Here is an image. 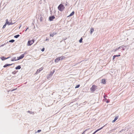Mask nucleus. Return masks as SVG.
<instances>
[{
    "instance_id": "f257e3e1",
    "label": "nucleus",
    "mask_w": 134,
    "mask_h": 134,
    "mask_svg": "<svg viewBox=\"0 0 134 134\" xmlns=\"http://www.w3.org/2000/svg\"><path fill=\"white\" fill-rule=\"evenodd\" d=\"M58 9L59 11L62 12L64 10L65 7L63 4H61L58 7Z\"/></svg>"
},
{
    "instance_id": "f03ea898",
    "label": "nucleus",
    "mask_w": 134,
    "mask_h": 134,
    "mask_svg": "<svg viewBox=\"0 0 134 134\" xmlns=\"http://www.w3.org/2000/svg\"><path fill=\"white\" fill-rule=\"evenodd\" d=\"M96 87L97 86L95 85H93L92 87L90 88L91 91L92 92H93L96 90Z\"/></svg>"
},
{
    "instance_id": "7ed1b4c3",
    "label": "nucleus",
    "mask_w": 134,
    "mask_h": 134,
    "mask_svg": "<svg viewBox=\"0 0 134 134\" xmlns=\"http://www.w3.org/2000/svg\"><path fill=\"white\" fill-rule=\"evenodd\" d=\"M34 40H32L30 41H29L27 43V44L28 46H30L32 45L34 42Z\"/></svg>"
},
{
    "instance_id": "20e7f679",
    "label": "nucleus",
    "mask_w": 134,
    "mask_h": 134,
    "mask_svg": "<svg viewBox=\"0 0 134 134\" xmlns=\"http://www.w3.org/2000/svg\"><path fill=\"white\" fill-rule=\"evenodd\" d=\"M24 54H23L21 55L20 56L17 57V59L16 60H18L20 59H22L24 57Z\"/></svg>"
},
{
    "instance_id": "39448f33",
    "label": "nucleus",
    "mask_w": 134,
    "mask_h": 134,
    "mask_svg": "<svg viewBox=\"0 0 134 134\" xmlns=\"http://www.w3.org/2000/svg\"><path fill=\"white\" fill-rule=\"evenodd\" d=\"M43 69V68L42 67L41 68H40L39 69H38L36 71V73H39L40 71H41Z\"/></svg>"
},
{
    "instance_id": "423d86ee",
    "label": "nucleus",
    "mask_w": 134,
    "mask_h": 134,
    "mask_svg": "<svg viewBox=\"0 0 134 134\" xmlns=\"http://www.w3.org/2000/svg\"><path fill=\"white\" fill-rule=\"evenodd\" d=\"M55 18L54 16H52L49 17V20L50 21H52L53 19Z\"/></svg>"
},
{
    "instance_id": "0eeeda50",
    "label": "nucleus",
    "mask_w": 134,
    "mask_h": 134,
    "mask_svg": "<svg viewBox=\"0 0 134 134\" xmlns=\"http://www.w3.org/2000/svg\"><path fill=\"white\" fill-rule=\"evenodd\" d=\"M61 58V57H59L55 59V62H58L60 60Z\"/></svg>"
},
{
    "instance_id": "6e6552de",
    "label": "nucleus",
    "mask_w": 134,
    "mask_h": 134,
    "mask_svg": "<svg viewBox=\"0 0 134 134\" xmlns=\"http://www.w3.org/2000/svg\"><path fill=\"white\" fill-rule=\"evenodd\" d=\"M104 126H104L103 127H101V128H100V129H97V130L96 131H95L93 133V134H95L97 132V131H99V130H101V129H102L103 128V127Z\"/></svg>"
},
{
    "instance_id": "1a4fd4ad",
    "label": "nucleus",
    "mask_w": 134,
    "mask_h": 134,
    "mask_svg": "<svg viewBox=\"0 0 134 134\" xmlns=\"http://www.w3.org/2000/svg\"><path fill=\"white\" fill-rule=\"evenodd\" d=\"M118 117H119L118 116L116 117L112 121V122H114L118 118Z\"/></svg>"
},
{
    "instance_id": "9d476101",
    "label": "nucleus",
    "mask_w": 134,
    "mask_h": 134,
    "mask_svg": "<svg viewBox=\"0 0 134 134\" xmlns=\"http://www.w3.org/2000/svg\"><path fill=\"white\" fill-rule=\"evenodd\" d=\"M75 12L74 11H73L68 16V17H70L72 16L74 14Z\"/></svg>"
},
{
    "instance_id": "9b49d317",
    "label": "nucleus",
    "mask_w": 134,
    "mask_h": 134,
    "mask_svg": "<svg viewBox=\"0 0 134 134\" xmlns=\"http://www.w3.org/2000/svg\"><path fill=\"white\" fill-rule=\"evenodd\" d=\"M102 82L104 84L106 83V80L105 79H103L102 80Z\"/></svg>"
},
{
    "instance_id": "f8f14e48",
    "label": "nucleus",
    "mask_w": 134,
    "mask_h": 134,
    "mask_svg": "<svg viewBox=\"0 0 134 134\" xmlns=\"http://www.w3.org/2000/svg\"><path fill=\"white\" fill-rule=\"evenodd\" d=\"M9 58V57H8L7 58H5L4 57H2V58H1L2 60H4L7 59L8 58Z\"/></svg>"
},
{
    "instance_id": "ddd939ff",
    "label": "nucleus",
    "mask_w": 134,
    "mask_h": 134,
    "mask_svg": "<svg viewBox=\"0 0 134 134\" xmlns=\"http://www.w3.org/2000/svg\"><path fill=\"white\" fill-rule=\"evenodd\" d=\"M94 31V29L93 28L91 27V28L90 30V33L91 34H92V33Z\"/></svg>"
},
{
    "instance_id": "4468645a",
    "label": "nucleus",
    "mask_w": 134,
    "mask_h": 134,
    "mask_svg": "<svg viewBox=\"0 0 134 134\" xmlns=\"http://www.w3.org/2000/svg\"><path fill=\"white\" fill-rule=\"evenodd\" d=\"M120 56V54H119V55H114L113 57V60H114V59L115 58V57H119V56Z\"/></svg>"
},
{
    "instance_id": "2eb2a0df",
    "label": "nucleus",
    "mask_w": 134,
    "mask_h": 134,
    "mask_svg": "<svg viewBox=\"0 0 134 134\" xmlns=\"http://www.w3.org/2000/svg\"><path fill=\"white\" fill-rule=\"evenodd\" d=\"M56 33H51L50 34V36H51L53 37L54 35H56Z\"/></svg>"
},
{
    "instance_id": "dca6fc26",
    "label": "nucleus",
    "mask_w": 134,
    "mask_h": 134,
    "mask_svg": "<svg viewBox=\"0 0 134 134\" xmlns=\"http://www.w3.org/2000/svg\"><path fill=\"white\" fill-rule=\"evenodd\" d=\"M21 68L20 65H18L15 68V69L16 70L20 69Z\"/></svg>"
},
{
    "instance_id": "f3484780",
    "label": "nucleus",
    "mask_w": 134,
    "mask_h": 134,
    "mask_svg": "<svg viewBox=\"0 0 134 134\" xmlns=\"http://www.w3.org/2000/svg\"><path fill=\"white\" fill-rule=\"evenodd\" d=\"M11 65H12V64H5V65H4V66L3 67L4 68H5V67H7L8 66H10Z\"/></svg>"
},
{
    "instance_id": "a211bd4d",
    "label": "nucleus",
    "mask_w": 134,
    "mask_h": 134,
    "mask_svg": "<svg viewBox=\"0 0 134 134\" xmlns=\"http://www.w3.org/2000/svg\"><path fill=\"white\" fill-rule=\"evenodd\" d=\"M54 72H55V71L54 70L52 72H50V73L49 74V75L51 76H52L53 75V73H54Z\"/></svg>"
},
{
    "instance_id": "6ab92c4d",
    "label": "nucleus",
    "mask_w": 134,
    "mask_h": 134,
    "mask_svg": "<svg viewBox=\"0 0 134 134\" xmlns=\"http://www.w3.org/2000/svg\"><path fill=\"white\" fill-rule=\"evenodd\" d=\"M20 36V35H15L14 36V37L15 38H17L18 37Z\"/></svg>"
},
{
    "instance_id": "aec40b11",
    "label": "nucleus",
    "mask_w": 134,
    "mask_h": 134,
    "mask_svg": "<svg viewBox=\"0 0 134 134\" xmlns=\"http://www.w3.org/2000/svg\"><path fill=\"white\" fill-rule=\"evenodd\" d=\"M15 41L14 40H11L9 41V42H13Z\"/></svg>"
},
{
    "instance_id": "412c9836",
    "label": "nucleus",
    "mask_w": 134,
    "mask_h": 134,
    "mask_svg": "<svg viewBox=\"0 0 134 134\" xmlns=\"http://www.w3.org/2000/svg\"><path fill=\"white\" fill-rule=\"evenodd\" d=\"M61 60H62V59H64L65 58V57H64V56H62V57H61Z\"/></svg>"
},
{
    "instance_id": "4be33fe9",
    "label": "nucleus",
    "mask_w": 134,
    "mask_h": 134,
    "mask_svg": "<svg viewBox=\"0 0 134 134\" xmlns=\"http://www.w3.org/2000/svg\"><path fill=\"white\" fill-rule=\"evenodd\" d=\"M82 38H81L80 39L79 41L80 43H81L82 42Z\"/></svg>"
},
{
    "instance_id": "5701e85b",
    "label": "nucleus",
    "mask_w": 134,
    "mask_h": 134,
    "mask_svg": "<svg viewBox=\"0 0 134 134\" xmlns=\"http://www.w3.org/2000/svg\"><path fill=\"white\" fill-rule=\"evenodd\" d=\"M80 85H77L76 87H75V88H78L79 87H80Z\"/></svg>"
},
{
    "instance_id": "b1692460",
    "label": "nucleus",
    "mask_w": 134,
    "mask_h": 134,
    "mask_svg": "<svg viewBox=\"0 0 134 134\" xmlns=\"http://www.w3.org/2000/svg\"><path fill=\"white\" fill-rule=\"evenodd\" d=\"M44 48H43L41 50V51H42V52H43L44 51Z\"/></svg>"
},
{
    "instance_id": "393cba45",
    "label": "nucleus",
    "mask_w": 134,
    "mask_h": 134,
    "mask_svg": "<svg viewBox=\"0 0 134 134\" xmlns=\"http://www.w3.org/2000/svg\"><path fill=\"white\" fill-rule=\"evenodd\" d=\"M6 26V24H5V25H3V28H5V27Z\"/></svg>"
},
{
    "instance_id": "a878e982",
    "label": "nucleus",
    "mask_w": 134,
    "mask_h": 134,
    "mask_svg": "<svg viewBox=\"0 0 134 134\" xmlns=\"http://www.w3.org/2000/svg\"><path fill=\"white\" fill-rule=\"evenodd\" d=\"M5 43H4V44H2V45L1 46H0V47H2L4 45H5Z\"/></svg>"
},
{
    "instance_id": "bb28decb",
    "label": "nucleus",
    "mask_w": 134,
    "mask_h": 134,
    "mask_svg": "<svg viewBox=\"0 0 134 134\" xmlns=\"http://www.w3.org/2000/svg\"><path fill=\"white\" fill-rule=\"evenodd\" d=\"M41 130H38L37 132H41Z\"/></svg>"
},
{
    "instance_id": "cd10ccee",
    "label": "nucleus",
    "mask_w": 134,
    "mask_h": 134,
    "mask_svg": "<svg viewBox=\"0 0 134 134\" xmlns=\"http://www.w3.org/2000/svg\"><path fill=\"white\" fill-rule=\"evenodd\" d=\"M6 23L7 24H8L9 25L11 24H10V23H7V22H6Z\"/></svg>"
},
{
    "instance_id": "c85d7f7f",
    "label": "nucleus",
    "mask_w": 134,
    "mask_h": 134,
    "mask_svg": "<svg viewBox=\"0 0 134 134\" xmlns=\"http://www.w3.org/2000/svg\"><path fill=\"white\" fill-rule=\"evenodd\" d=\"M28 28H29L28 27L25 30V31H27V29H28Z\"/></svg>"
},
{
    "instance_id": "c756f323",
    "label": "nucleus",
    "mask_w": 134,
    "mask_h": 134,
    "mask_svg": "<svg viewBox=\"0 0 134 134\" xmlns=\"http://www.w3.org/2000/svg\"><path fill=\"white\" fill-rule=\"evenodd\" d=\"M118 49H115V51H114L115 52Z\"/></svg>"
},
{
    "instance_id": "7c9ffc66",
    "label": "nucleus",
    "mask_w": 134,
    "mask_h": 134,
    "mask_svg": "<svg viewBox=\"0 0 134 134\" xmlns=\"http://www.w3.org/2000/svg\"><path fill=\"white\" fill-rule=\"evenodd\" d=\"M104 98H105V96H104Z\"/></svg>"
},
{
    "instance_id": "2f4dec72",
    "label": "nucleus",
    "mask_w": 134,
    "mask_h": 134,
    "mask_svg": "<svg viewBox=\"0 0 134 134\" xmlns=\"http://www.w3.org/2000/svg\"><path fill=\"white\" fill-rule=\"evenodd\" d=\"M108 102H108V101H107V103H108Z\"/></svg>"
},
{
    "instance_id": "473e14b6",
    "label": "nucleus",
    "mask_w": 134,
    "mask_h": 134,
    "mask_svg": "<svg viewBox=\"0 0 134 134\" xmlns=\"http://www.w3.org/2000/svg\"><path fill=\"white\" fill-rule=\"evenodd\" d=\"M47 40V39H46V40Z\"/></svg>"
},
{
    "instance_id": "72a5a7b5",
    "label": "nucleus",
    "mask_w": 134,
    "mask_h": 134,
    "mask_svg": "<svg viewBox=\"0 0 134 134\" xmlns=\"http://www.w3.org/2000/svg\"><path fill=\"white\" fill-rule=\"evenodd\" d=\"M12 60V61H13L14 60Z\"/></svg>"
},
{
    "instance_id": "f704fd0d",
    "label": "nucleus",
    "mask_w": 134,
    "mask_h": 134,
    "mask_svg": "<svg viewBox=\"0 0 134 134\" xmlns=\"http://www.w3.org/2000/svg\"><path fill=\"white\" fill-rule=\"evenodd\" d=\"M131 134H132L131 133Z\"/></svg>"
}]
</instances>
